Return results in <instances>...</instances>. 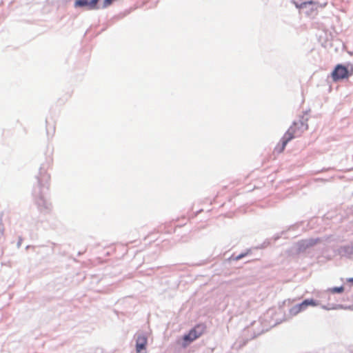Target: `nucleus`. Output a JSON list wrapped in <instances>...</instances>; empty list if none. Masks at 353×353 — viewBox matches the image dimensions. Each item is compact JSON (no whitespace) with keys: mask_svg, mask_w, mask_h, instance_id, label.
<instances>
[{"mask_svg":"<svg viewBox=\"0 0 353 353\" xmlns=\"http://www.w3.org/2000/svg\"><path fill=\"white\" fill-rule=\"evenodd\" d=\"M303 127V123L301 122L294 123L283 137L281 140V145H278L276 147L275 150L279 153L282 152L290 140L301 135V134L303 132V130H301Z\"/></svg>","mask_w":353,"mask_h":353,"instance_id":"f257e3e1","label":"nucleus"},{"mask_svg":"<svg viewBox=\"0 0 353 353\" xmlns=\"http://www.w3.org/2000/svg\"><path fill=\"white\" fill-rule=\"evenodd\" d=\"M303 127V123L301 122L294 123L283 137L281 140V145H278L276 147L275 150L279 153L282 152L290 140L301 135V134L303 132V130H301Z\"/></svg>","mask_w":353,"mask_h":353,"instance_id":"f03ea898","label":"nucleus"},{"mask_svg":"<svg viewBox=\"0 0 353 353\" xmlns=\"http://www.w3.org/2000/svg\"><path fill=\"white\" fill-rule=\"evenodd\" d=\"M353 69L350 71L347 67L342 64H338L334 68L331 73V77L333 81L336 82L340 80L348 79L349 77L352 75Z\"/></svg>","mask_w":353,"mask_h":353,"instance_id":"7ed1b4c3","label":"nucleus"},{"mask_svg":"<svg viewBox=\"0 0 353 353\" xmlns=\"http://www.w3.org/2000/svg\"><path fill=\"white\" fill-rule=\"evenodd\" d=\"M204 324H198L192 328L188 334L183 336L184 346L188 345L190 343L200 337L205 330Z\"/></svg>","mask_w":353,"mask_h":353,"instance_id":"20e7f679","label":"nucleus"},{"mask_svg":"<svg viewBox=\"0 0 353 353\" xmlns=\"http://www.w3.org/2000/svg\"><path fill=\"white\" fill-rule=\"evenodd\" d=\"M317 303L313 299H306L301 303L293 306L290 310V314L296 316L301 312L305 310L308 306H316Z\"/></svg>","mask_w":353,"mask_h":353,"instance_id":"39448f33","label":"nucleus"},{"mask_svg":"<svg viewBox=\"0 0 353 353\" xmlns=\"http://www.w3.org/2000/svg\"><path fill=\"white\" fill-rule=\"evenodd\" d=\"M99 0H76L75 7H88L90 10L97 8V4Z\"/></svg>","mask_w":353,"mask_h":353,"instance_id":"423d86ee","label":"nucleus"},{"mask_svg":"<svg viewBox=\"0 0 353 353\" xmlns=\"http://www.w3.org/2000/svg\"><path fill=\"white\" fill-rule=\"evenodd\" d=\"M147 344V339L145 336H138L137 339L136 350L138 353L141 352V350L145 349Z\"/></svg>","mask_w":353,"mask_h":353,"instance_id":"0eeeda50","label":"nucleus"},{"mask_svg":"<svg viewBox=\"0 0 353 353\" xmlns=\"http://www.w3.org/2000/svg\"><path fill=\"white\" fill-rule=\"evenodd\" d=\"M47 125H46V131L47 134L50 136H53L55 133V125L54 122L51 120L50 121H46Z\"/></svg>","mask_w":353,"mask_h":353,"instance_id":"6e6552de","label":"nucleus"},{"mask_svg":"<svg viewBox=\"0 0 353 353\" xmlns=\"http://www.w3.org/2000/svg\"><path fill=\"white\" fill-rule=\"evenodd\" d=\"M344 290V288L343 286L341 287H335L330 289L331 292L332 293H341Z\"/></svg>","mask_w":353,"mask_h":353,"instance_id":"1a4fd4ad","label":"nucleus"},{"mask_svg":"<svg viewBox=\"0 0 353 353\" xmlns=\"http://www.w3.org/2000/svg\"><path fill=\"white\" fill-rule=\"evenodd\" d=\"M313 1H305V2H303L302 3L300 4V6H297L298 8H305L306 7V6L307 4H313Z\"/></svg>","mask_w":353,"mask_h":353,"instance_id":"9d476101","label":"nucleus"},{"mask_svg":"<svg viewBox=\"0 0 353 353\" xmlns=\"http://www.w3.org/2000/svg\"><path fill=\"white\" fill-rule=\"evenodd\" d=\"M352 281H353V279H352Z\"/></svg>","mask_w":353,"mask_h":353,"instance_id":"9b49d317","label":"nucleus"}]
</instances>
